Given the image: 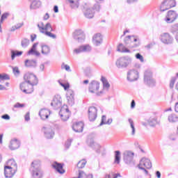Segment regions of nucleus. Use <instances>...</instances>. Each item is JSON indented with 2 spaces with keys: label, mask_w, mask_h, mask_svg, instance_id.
Segmentation results:
<instances>
[{
  "label": "nucleus",
  "mask_w": 178,
  "mask_h": 178,
  "mask_svg": "<svg viewBox=\"0 0 178 178\" xmlns=\"http://www.w3.org/2000/svg\"><path fill=\"white\" fill-rule=\"evenodd\" d=\"M24 82L20 84V89L25 94H31L34 92V86L38 84V79L33 73L28 72L24 76Z\"/></svg>",
  "instance_id": "f257e3e1"
},
{
  "label": "nucleus",
  "mask_w": 178,
  "mask_h": 178,
  "mask_svg": "<svg viewBox=\"0 0 178 178\" xmlns=\"http://www.w3.org/2000/svg\"><path fill=\"white\" fill-rule=\"evenodd\" d=\"M30 170L33 178H42V176H44L40 160H35L32 162Z\"/></svg>",
  "instance_id": "f03ea898"
},
{
  "label": "nucleus",
  "mask_w": 178,
  "mask_h": 178,
  "mask_svg": "<svg viewBox=\"0 0 178 178\" xmlns=\"http://www.w3.org/2000/svg\"><path fill=\"white\" fill-rule=\"evenodd\" d=\"M131 63V58L129 56L120 57L115 62L118 69H124Z\"/></svg>",
  "instance_id": "7ed1b4c3"
},
{
  "label": "nucleus",
  "mask_w": 178,
  "mask_h": 178,
  "mask_svg": "<svg viewBox=\"0 0 178 178\" xmlns=\"http://www.w3.org/2000/svg\"><path fill=\"white\" fill-rule=\"evenodd\" d=\"M176 6V1L175 0H164L160 6L161 12H165V10H169L172 8Z\"/></svg>",
  "instance_id": "20e7f679"
},
{
  "label": "nucleus",
  "mask_w": 178,
  "mask_h": 178,
  "mask_svg": "<svg viewBox=\"0 0 178 178\" xmlns=\"http://www.w3.org/2000/svg\"><path fill=\"white\" fill-rule=\"evenodd\" d=\"M123 159H124V162H125L127 165H130L131 163H134V152L130 150H126L123 153Z\"/></svg>",
  "instance_id": "39448f33"
},
{
  "label": "nucleus",
  "mask_w": 178,
  "mask_h": 178,
  "mask_svg": "<svg viewBox=\"0 0 178 178\" xmlns=\"http://www.w3.org/2000/svg\"><path fill=\"white\" fill-rule=\"evenodd\" d=\"M37 26L40 33L42 34H44L48 31H54L52 25H51V23L49 22H47L45 25H44V22H40V24H38Z\"/></svg>",
  "instance_id": "423d86ee"
},
{
  "label": "nucleus",
  "mask_w": 178,
  "mask_h": 178,
  "mask_svg": "<svg viewBox=\"0 0 178 178\" xmlns=\"http://www.w3.org/2000/svg\"><path fill=\"white\" fill-rule=\"evenodd\" d=\"M101 9V6L99 4L97 3L94 6V8H86L84 11V16L87 17V19H92L94 17V10L99 11Z\"/></svg>",
  "instance_id": "0eeeda50"
},
{
  "label": "nucleus",
  "mask_w": 178,
  "mask_h": 178,
  "mask_svg": "<svg viewBox=\"0 0 178 178\" xmlns=\"http://www.w3.org/2000/svg\"><path fill=\"white\" fill-rule=\"evenodd\" d=\"M51 105L55 110L60 109V108H62V97H60V95H55L51 103Z\"/></svg>",
  "instance_id": "6e6552de"
},
{
  "label": "nucleus",
  "mask_w": 178,
  "mask_h": 178,
  "mask_svg": "<svg viewBox=\"0 0 178 178\" xmlns=\"http://www.w3.org/2000/svg\"><path fill=\"white\" fill-rule=\"evenodd\" d=\"M59 115L64 122H66L70 118V111H69V108H67V106H63L60 112Z\"/></svg>",
  "instance_id": "1a4fd4ad"
},
{
  "label": "nucleus",
  "mask_w": 178,
  "mask_h": 178,
  "mask_svg": "<svg viewBox=\"0 0 178 178\" xmlns=\"http://www.w3.org/2000/svg\"><path fill=\"white\" fill-rule=\"evenodd\" d=\"M178 17V13L175 10H169L165 18V22L166 23H173L176 19Z\"/></svg>",
  "instance_id": "9d476101"
},
{
  "label": "nucleus",
  "mask_w": 178,
  "mask_h": 178,
  "mask_svg": "<svg viewBox=\"0 0 178 178\" xmlns=\"http://www.w3.org/2000/svg\"><path fill=\"white\" fill-rule=\"evenodd\" d=\"M138 71L136 70H130L128 71L127 76L128 81H136V80H138Z\"/></svg>",
  "instance_id": "9b49d317"
},
{
  "label": "nucleus",
  "mask_w": 178,
  "mask_h": 178,
  "mask_svg": "<svg viewBox=\"0 0 178 178\" xmlns=\"http://www.w3.org/2000/svg\"><path fill=\"white\" fill-rule=\"evenodd\" d=\"M161 41L163 42V44L169 45L170 44H173V37H172L170 34L168 33H164L161 35Z\"/></svg>",
  "instance_id": "f8f14e48"
},
{
  "label": "nucleus",
  "mask_w": 178,
  "mask_h": 178,
  "mask_svg": "<svg viewBox=\"0 0 178 178\" xmlns=\"http://www.w3.org/2000/svg\"><path fill=\"white\" fill-rule=\"evenodd\" d=\"M73 38L78 42H83L86 38V35H84V32L82 30L78 29L74 32Z\"/></svg>",
  "instance_id": "ddd939ff"
},
{
  "label": "nucleus",
  "mask_w": 178,
  "mask_h": 178,
  "mask_svg": "<svg viewBox=\"0 0 178 178\" xmlns=\"http://www.w3.org/2000/svg\"><path fill=\"white\" fill-rule=\"evenodd\" d=\"M98 110L95 106L88 108V119L90 122H94L97 119Z\"/></svg>",
  "instance_id": "4468645a"
},
{
  "label": "nucleus",
  "mask_w": 178,
  "mask_h": 178,
  "mask_svg": "<svg viewBox=\"0 0 178 178\" xmlns=\"http://www.w3.org/2000/svg\"><path fill=\"white\" fill-rule=\"evenodd\" d=\"M90 51L91 46H90V44H85L74 49L73 52L78 55V54H81V52H90Z\"/></svg>",
  "instance_id": "2eb2a0df"
},
{
  "label": "nucleus",
  "mask_w": 178,
  "mask_h": 178,
  "mask_svg": "<svg viewBox=\"0 0 178 178\" xmlns=\"http://www.w3.org/2000/svg\"><path fill=\"white\" fill-rule=\"evenodd\" d=\"M144 80L145 83L148 86H155V81L152 79V74L151 72H145Z\"/></svg>",
  "instance_id": "dca6fc26"
},
{
  "label": "nucleus",
  "mask_w": 178,
  "mask_h": 178,
  "mask_svg": "<svg viewBox=\"0 0 178 178\" xmlns=\"http://www.w3.org/2000/svg\"><path fill=\"white\" fill-rule=\"evenodd\" d=\"M17 172V170L4 166V175L6 178H12Z\"/></svg>",
  "instance_id": "f3484780"
},
{
  "label": "nucleus",
  "mask_w": 178,
  "mask_h": 178,
  "mask_svg": "<svg viewBox=\"0 0 178 178\" xmlns=\"http://www.w3.org/2000/svg\"><path fill=\"white\" fill-rule=\"evenodd\" d=\"M99 90V82L97 81H92L89 85V91L92 94H95Z\"/></svg>",
  "instance_id": "a211bd4d"
},
{
  "label": "nucleus",
  "mask_w": 178,
  "mask_h": 178,
  "mask_svg": "<svg viewBox=\"0 0 178 178\" xmlns=\"http://www.w3.org/2000/svg\"><path fill=\"white\" fill-rule=\"evenodd\" d=\"M143 167L146 168V169H151L152 168V163H151V161L149 159L147 158H143L140 163L138 165V167Z\"/></svg>",
  "instance_id": "6ab92c4d"
},
{
  "label": "nucleus",
  "mask_w": 178,
  "mask_h": 178,
  "mask_svg": "<svg viewBox=\"0 0 178 178\" xmlns=\"http://www.w3.org/2000/svg\"><path fill=\"white\" fill-rule=\"evenodd\" d=\"M43 131L47 138H54V136H55V132L51 127H43Z\"/></svg>",
  "instance_id": "aec40b11"
},
{
  "label": "nucleus",
  "mask_w": 178,
  "mask_h": 178,
  "mask_svg": "<svg viewBox=\"0 0 178 178\" xmlns=\"http://www.w3.org/2000/svg\"><path fill=\"white\" fill-rule=\"evenodd\" d=\"M72 130L75 131V133H81L83 130H84V123L83 122H76L73 124Z\"/></svg>",
  "instance_id": "412c9836"
},
{
  "label": "nucleus",
  "mask_w": 178,
  "mask_h": 178,
  "mask_svg": "<svg viewBox=\"0 0 178 178\" xmlns=\"http://www.w3.org/2000/svg\"><path fill=\"white\" fill-rule=\"evenodd\" d=\"M50 115L51 111L47 108H42L39 112V115L40 116L41 119H42V120L48 119Z\"/></svg>",
  "instance_id": "4be33fe9"
},
{
  "label": "nucleus",
  "mask_w": 178,
  "mask_h": 178,
  "mask_svg": "<svg viewBox=\"0 0 178 178\" xmlns=\"http://www.w3.org/2000/svg\"><path fill=\"white\" fill-rule=\"evenodd\" d=\"M52 166L54 169H56V172H58L60 175H63V173H65L63 165H62V163L55 162L54 163L52 164Z\"/></svg>",
  "instance_id": "5701e85b"
},
{
  "label": "nucleus",
  "mask_w": 178,
  "mask_h": 178,
  "mask_svg": "<svg viewBox=\"0 0 178 178\" xmlns=\"http://www.w3.org/2000/svg\"><path fill=\"white\" fill-rule=\"evenodd\" d=\"M38 42L34 43L31 49L28 51V55H35V56H40V52L37 51V47Z\"/></svg>",
  "instance_id": "b1692460"
},
{
  "label": "nucleus",
  "mask_w": 178,
  "mask_h": 178,
  "mask_svg": "<svg viewBox=\"0 0 178 178\" xmlns=\"http://www.w3.org/2000/svg\"><path fill=\"white\" fill-rule=\"evenodd\" d=\"M4 167L10 168L11 169H15L16 170H17V163H16V161L13 159H9L6 162V165H5Z\"/></svg>",
  "instance_id": "393cba45"
},
{
  "label": "nucleus",
  "mask_w": 178,
  "mask_h": 178,
  "mask_svg": "<svg viewBox=\"0 0 178 178\" xmlns=\"http://www.w3.org/2000/svg\"><path fill=\"white\" fill-rule=\"evenodd\" d=\"M19 147H20V142L17 140V139H14L10 141L9 148L12 151L15 149H17V148H19Z\"/></svg>",
  "instance_id": "a878e982"
},
{
  "label": "nucleus",
  "mask_w": 178,
  "mask_h": 178,
  "mask_svg": "<svg viewBox=\"0 0 178 178\" xmlns=\"http://www.w3.org/2000/svg\"><path fill=\"white\" fill-rule=\"evenodd\" d=\"M24 63L26 67H31V69H35L37 67L36 60H26Z\"/></svg>",
  "instance_id": "bb28decb"
},
{
  "label": "nucleus",
  "mask_w": 178,
  "mask_h": 178,
  "mask_svg": "<svg viewBox=\"0 0 178 178\" xmlns=\"http://www.w3.org/2000/svg\"><path fill=\"white\" fill-rule=\"evenodd\" d=\"M102 43V35L101 33H97L93 37V44L98 47L100 44Z\"/></svg>",
  "instance_id": "cd10ccee"
},
{
  "label": "nucleus",
  "mask_w": 178,
  "mask_h": 178,
  "mask_svg": "<svg viewBox=\"0 0 178 178\" xmlns=\"http://www.w3.org/2000/svg\"><path fill=\"white\" fill-rule=\"evenodd\" d=\"M67 99L68 102H70V104H74V92H73V90H67Z\"/></svg>",
  "instance_id": "c85d7f7f"
},
{
  "label": "nucleus",
  "mask_w": 178,
  "mask_h": 178,
  "mask_svg": "<svg viewBox=\"0 0 178 178\" xmlns=\"http://www.w3.org/2000/svg\"><path fill=\"white\" fill-rule=\"evenodd\" d=\"M90 147L92 148H93V149H95L96 152L97 154H100L101 153V145H99V144L94 142V141H92L90 142Z\"/></svg>",
  "instance_id": "c756f323"
},
{
  "label": "nucleus",
  "mask_w": 178,
  "mask_h": 178,
  "mask_svg": "<svg viewBox=\"0 0 178 178\" xmlns=\"http://www.w3.org/2000/svg\"><path fill=\"white\" fill-rule=\"evenodd\" d=\"M42 55H48L51 52V48L47 44L41 45Z\"/></svg>",
  "instance_id": "7c9ffc66"
},
{
  "label": "nucleus",
  "mask_w": 178,
  "mask_h": 178,
  "mask_svg": "<svg viewBox=\"0 0 178 178\" xmlns=\"http://www.w3.org/2000/svg\"><path fill=\"white\" fill-rule=\"evenodd\" d=\"M68 2L72 9H77V8H79V0H68Z\"/></svg>",
  "instance_id": "2f4dec72"
},
{
  "label": "nucleus",
  "mask_w": 178,
  "mask_h": 178,
  "mask_svg": "<svg viewBox=\"0 0 178 178\" xmlns=\"http://www.w3.org/2000/svg\"><path fill=\"white\" fill-rule=\"evenodd\" d=\"M128 122L130 124V127H131V136H135L136 135V127H134V121H133V119L131 118H129L128 120Z\"/></svg>",
  "instance_id": "473e14b6"
},
{
  "label": "nucleus",
  "mask_w": 178,
  "mask_h": 178,
  "mask_svg": "<svg viewBox=\"0 0 178 178\" xmlns=\"http://www.w3.org/2000/svg\"><path fill=\"white\" fill-rule=\"evenodd\" d=\"M117 51L118 52H122V53H127V54L130 53V50L129 49H127V48L123 47V44H122V43H120L118 45Z\"/></svg>",
  "instance_id": "72a5a7b5"
},
{
  "label": "nucleus",
  "mask_w": 178,
  "mask_h": 178,
  "mask_svg": "<svg viewBox=\"0 0 178 178\" xmlns=\"http://www.w3.org/2000/svg\"><path fill=\"white\" fill-rule=\"evenodd\" d=\"M41 6V1H33L31 6L30 8L31 9H38Z\"/></svg>",
  "instance_id": "f704fd0d"
},
{
  "label": "nucleus",
  "mask_w": 178,
  "mask_h": 178,
  "mask_svg": "<svg viewBox=\"0 0 178 178\" xmlns=\"http://www.w3.org/2000/svg\"><path fill=\"white\" fill-rule=\"evenodd\" d=\"M86 165H87V160L82 159L78 162L76 166L78 169H83V168L86 167Z\"/></svg>",
  "instance_id": "c9c22d12"
},
{
  "label": "nucleus",
  "mask_w": 178,
  "mask_h": 178,
  "mask_svg": "<svg viewBox=\"0 0 178 178\" xmlns=\"http://www.w3.org/2000/svg\"><path fill=\"white\" fill-rule=\"evenodd\" d=\"M168 121L170 123H175L176 122H178V117H177V115H176L175 114H170L168 116Z\"/></svg>",
  "instance_id": "e433bc0d"
},
{
  "label": "nucleus",
  "mask_w": 178,
  "mask_h": 178,
  "mask_svg": "<svg viewBox=\"0 0 178 178\" xmlns=\"http://www.w3.org/2000/svg\"><path fill=\"white\" fill-rule=\"evenodd\" d=\"M101 81L102 82L104 88H107L108 90V88L111 87V85L109 84V82H108V80L106 79V78L102 76Z\"/></svg>",
  "instance_id": "4c0bfd02"
},
{
  "label": "nucleus",
  "mask_w": 178,
  "mask_h": 178,
  "mask_svg": "<svg viewBox=\"0 0 178 178\" xmlns=\"http://www.w3.org/2000/svg\"><path fill=\"white\" fill-rule=\"evenodd\" d=\"M23 55V51H11V59L12 60H15V58H16V56H20Z\"/></svg>",
  "instance_id": "58836bf2"
},
{
  "label": "nucleus",
  "mask_w": 178,
  "mask_h": 178,
  "mask_svg": "<svg viewBox=\"0 0 178 178\" xmlns=\"http://www.w3.org/2000/svg\"><path fill=\"white\" fill-rule=\"evenodd\" d=\"M115 162L118 164L120 163V151L119 150L115 151Z\"/></svg>",
  "instance_id": "ea45409f"
},
{
  "label": "nucleus",
  "mask_w": 178,
  "mask_h": 178,
  "mask_svg": "<svg viewBox=\"0 0 178 178\" xmlns=\"http://www.w3.org/2000/svg\"><path fill=\"white\" fill-rule=\"evenodd\" d=\"M148 124L151 126L152 127H154L158 123L156 121V118H149L147 121Z\"/></svg>",
  "instance_id": "a19ab883"
},
{
  "label": "nucleus",
  "mask_w": 178,
  "mask_h": 178,
  "mask_svg": "<svg viewBox=\"0 0 178 178\" xmlns=\"http://www.w3.org/2000/svg\"><path fill=\"white\" fill-rule=\"evenodd\" d=\"M29 44H30V40L28 39H23L21 42V45L23 48H26V47H29Z\"/></svg>",
  "instance_id": "79ce46f5"
},
{
  "label": "nucleus",
  "mask_w": 178,
  "mask_h": 178,
  "mask_svg": "<svg viewBox=\"0 0 178 178\" xmlns=\"http://www.w3.org/2000/svg\"><path fill=\"white\" fill-rule=\"evenodd\" d=\"M23 23L17 24L16 25L12 26L10 31H15V30L20 29L23 26Z\"/></svg>",
  "instance_id": "37998d69"
},
{
  "label": "nucleus",
  "mask_w": 178,
  "mask_h": 178,
  "mask_svg": "<svg viewBox=\"0 0 178 178\" xmlns=\"http://www.w3.org/2000/svg\"><path fill=\"white\" fill-rule=\"evenodd\" d=\"M51 31L45 32L44 35H47V37H49L50 38H53V40H55L56 38V35L51 33Z\"/></svg>",
  "instance_id": "c03bdc74"
},
{
  "label": "nucleus",
  "mask_w": 178,
  "mask_h": 178,
  "mask_svg": "<svg viewBox=\"0 0 178 178\" xmlns=\"http://www.w3.org/2000/svg\"><path fill=\"white\" fill-rule=\"evenodd\" d=\"M8 17H9V13H5L2 14L1 17L0 24H1V23H3V21L6 20V19H8Z\"/></svg>",
  "instance_id": "a18cd8bd"
},
{
  "label": "nucleus",
  "mask_w": 178,
  "mask_h": 178,
  "mask_svg": "<svg viewBox=\"0 0 178 178\" xmlns=\"http://www.w3.org/2000/svg\"><path fill=\"white\" fill-rule=\"evenodd\" d=\"M87 174L84 171L79 170L77 178H87Z\"/></svg>",
  "instance_id": "49530a36"
},
{
  "label": "nucleus",
  "mask_w": 178,
  "mask_h": 178,
  "mask_svg": "<svg viewBox=\"0 0 178 178\" xmlns=\"http://www.w3.org/2000/svg\"><path fill=\"white\" fill-rule=\"evenodd\" d=\"M177 31H178V24H175L171 27V32H172V33H177Z\"/></svg>",
  "instance_id": "de8ad7c7"
},
{
  "label": "nucleus",
  "mask_w": 178,
  "mask_h": 178,
  "mask_svg": "<svg viewBox=\"0 0 178 178\" xmlns=\"http://www.w3.org/2000/svg\"><path fill=\"white\" fill-rule=\"evenodd\" d=\"M176 77H173L171 79L170 82V88H173L175 87V83H176Z\"/></svg>",
  "instance_id": "09e8293b"
},
{
  "label": "nucleus",
  "mask_w": 178,
  "mask_h": 178,
  "mask_svg": "<svg viewBox=\"0 0 178 178\" xmlns=\"http://www.w3.org/2000/svg\"><path fill=\"white\" fill-rule=\"evenodd\" d=\"M13 72L15 76H19L20 74V71H19V68L17 67H13Z\"/></svg>",
  "instance_id": "8fccbe9b"
},
{
  "label": "nucleus",
  "mask_w": 178,
  "mask_h": 178,
  "mask_svg": "<svg viewBox=\"0 0 178 178\" xmlns=\"http://www.w3.org/2000/svg\"><path fill=\"white\" fill-rule=\"evenodd\" d=\"M61 69H65L67 72H72V70H70V66L65 65L64 63L61 65Z\"/></svg>",
  "instance_id": "3c124183"
},
{
  "label": "nucleus",
  "mask_w": 178,
  "mask_h": 178,
  "mask_svg": "<svg viewBox=\"0 0 178 178\" xmlns=\"http://www.w3.org/2000/svg\"><path fill=\"white\" fill-rule=\"evenodd\" d=\"M136 59H138L140 62H144V57L140 54V53H138L136 54Z\"/></svg>",
  "instance_id": "603ef678"
},
{
  "label": "nucleus",
  "mask_w": 178,
  "mask_h": 178,
  "mask_svg": "<svg viewBox=\"0 0 178 178\" xmlns=\"http://www.w3.org/2000/svg\"><path fill=\"white\" fill-rule=\"evenodd\" d=\"M10 77L9 75L5 74H0V80H9Z\"/></svg>",
  "instance_id": "864d4df0"
},
{
  "label": "nucleus",
  "mask_w": 178,
  "mask_h": 178,
  "mask_svg": "<svg viewBox=\"0 0 178 178\" xmlns=\"http://www.w3.org/2000/svg\"><path fill=\"white\" fill-rule=\"evenodd\" d=\"M58 83L61 87H63L64 90H67V88H69V85H66V83H63L60 82V81H58Z\"/></svg>",
  "instance_id": "5fc2aeb1"
},
{
  "label": "nucleus",
  "mask_w": 178,
  "mask_h": 178,
  "mask_svg": "<svg viewBox=\"0 0 178 178\" xmlns=\"http://www.w3.org/2000/svg\"><path fill=\"white\" fill-rule=\"evenodd\" d=\"M106 122V115H102V122H101L99 126H102V124H105Z\"/></svg>",
  "instance_id": "6e6d98bb"
},
{
  "label": "nucleus",
  "mask_w": 178,
  "mask_h": 178,
  "mask_svg": "<svg viewBox=\"0 0 178 178\" xmlns=\"http://www.w3.org/2000/svg\"><path fill=\"white\" fill-rule=\"evenodd\" d=\"M14 108H24V104L16 103Z\"/></svg>",
  "instance_id": "4d7b16f0"
},
{
  "label": "nucleus",
  "mask_w": 178,
  "mask_h": 178,
  "mask_svg": "<svg viewBox=\"0 0 178 178\" xmlns=\"http://www.w3.org/2000/svg\"><path fill=\"white\" fill-rule=\"evenodd\" d=\"M1 119H4V120H10V116H9L8 114H5L1 116Z\"/></svg>",
  "instance_id": "13d9d810"
},
{
  "label": "nucleus",
  "mask_w": 178,
  "mask_h": 178,
  "mask_svg": "<svg viewBox=\"0 0 178 178\" xmlns=\"http://www.w3.org/2000/svg\"><path fill=\"white\" fill-rule=\"evenodd\" d=\"M24 119L26 122H29L30 120V112H27L24 116Z\"/></svg>",
  "instance_id": "bf43d9fd"
},
{
  "label": "nucleus",
  "mask_w": 178,
  "mask_h": 178,
  "mask_svg": "<svg viewBox=\"0 0 178 178\" xmlns=\"http://www.w3.org/2000/svg\"><path fill=\"white\" fill-rule=\"evenodd\" d=\"M130 40H131V36H130V35H128L127 38H125V39H124V43L125 44H129V41H130Z\"/></svg>",
  "instance_id": "052dcab7"
},
{
  "label": "nucleus",
  "mask_w": 178,
  "mask_h": 178,
  "mask_svg": "<svg viewBox=\"0 0 178 178\" xmlns=\"http://www.w3.org/2000/svg\"><path fill=\"white\" fill-rule=\"evenodd\" d=\"M134 108H136V102L132 100L131 102V108L134 109Z\"/></svg>",
  "instance_id": "680f3d73"
},
{
  "label": "nucleus",
  "mask_w": 178,
  "mask_h": 178,
  "mask_svg": "<svg viewBox=\"0 0 178 178\" xmlns=\"http://www.w3.org/2000/svg\"><path fill=\"white\" fill-rule=\"evenodd\" d=\"M138 168L140 169L141 170H143L145 175H148V170H147L145 168L139 166Z\"/></svg>",
  "instance_id": "e2e57ef3"
},
{
  "label": "nucleus",
  "mask_w": 178,
  "mask_h": 178,
  "mask_svg": "<svg viewBox=\"0 0 178 178\" xmlns=\"http://www.w3.org/2000/svg\"><path fill=\"white\" fill-rule=\"evenodd\" d=\"M48 19H49V14L47 13L43 17V20H48Z\"/></svg>",
  "instance_id": "0e129e2a"
},
{
  "label": "nucleus",
  "mask_w": 178,
  "mask_h": 178,
  "mask_svg": "<svg viewBox=\"0 0 178 178\" xmlns=\"http://www.w3.org/2000/svg\"><path fill=\"white\" fill-rule=\"evenodd\" d=\"M113 122V120L111 118H109L105 123L104 124H111Z\"/></svg>",
  "instance_id": "69168bd1"
},
{
  "label": "nucleus",
  "mask_w": 178,
  "mask_h": 178,
  "mask_svg": "<svg viewBox=\"0 0 178 178\" xmlns=\"http://www.w3.org/2000/svg\"><path fill=\"white\" fill-rule=\"evenodd\" d=\"M175 111L178 113V102L175 103Z\"/></svg>",
  "instance_id": "338daca9"
},
{
  "label": "nucleus",
  "mask_w": 178,
  "mask_h": 178,
  "mask_svg": "<svg viewBox=\"0 0 178 178\" xmlns=\"http://www.w3.org/2000/svg\"><path fill=\"white\" fill-rule=\"evenodd\" d=\"M156 176L157 178H161V172L156 171Z\"/></svg>",
  "instance_id": "774afa93"
}]
</instances>
